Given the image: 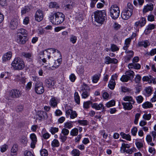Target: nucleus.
Here are the masks:
<instances>
[{"instance_id": "obj_14", "label": "nucleus", "mask_w": 156, "mask_h": 156, "mask_svg": "<svg viewBox=\"0 0 156 156\" xmlns=\"http://www.w3.org/2000/svg\"><path fill=\"white\" fill-rule=\"evenodd\" d=\"M105 62L107 64H109L111 63L116 64L118 62L117 59L115 58H111L109 56L105 57Z\"/></svg>"}, {"instance_id": "obj_55", "label": "nucleus", "mask_w": 156, "mask_h": 156, "mask_svg": "<svg viewBox=\"0 0 156 156\" xmlns=\"http://www.w3.org/2000/svg\"><path fill=\"white\" fill-rule=\"evenodd\" d=\"M125 52L127 54V55L129 56V57L132 58L134 55V52L133 51L130 50L127 51V50H126Z\"/></svg>"}, {"instance_id": "obj_53", "label": "nucleus", "mask_w": 156, "mask_h": 156, "mask_svg": "<svg viewBox=\"0 0 156 156\" xmlns=\"http://www.w3.org/2000/svg\"><path fill=\"white\" fill-rule=\"evenodd\" d=\"M58 128L55 127H51L50 130V131L52 134H54L55 133L58 132Z\"/></svg>"}, {"instance_id": "obj_24", "label": "nucleus", "mask_w": 156, "mask_h": 156, "mask_svg": "<svg viewBox=\"0 0 156 156\" xmlns=\"http://www.w3.org/2000/svg\"><path fill=\"white\" fill-rule=\"evenodd\" d=\"M45 82L46 87L48 88L53 86L56 83L55 80L51 79H46L45 80Z\"/></svg>"}, {"instance_id": "obj_59", "label": "nucleus", "mask_w": 156, "mask_h": 156, "mask_svg": "<svg viewBox=\"0 0 156 156\" xmlns=\"http://www.w3.org/2000/svg\"><path fill=\"white\" fill-rule=\"evenodd\" d=\"M30 138L32 141L37 142V136L34 133H32L30 134Z\"/></svg>"}, {"instance_id": "obj_49", "label": "nucleus", "mask_w": 156, "mask_h": 156, "mask_svg": "<svg viewBox=\"0 0 156 156\" xmlns=\"http://www.w3.org/2000/svg\"><path fill=\"white\" fill-rule=\"evenodd\" d=\"M40 153L41 156H48V151L45 149L41 150L40 151Z\"/></svg>"}, {"instance_id": "obj_44", "label": "nucleus", "mask_w": 156, "mask_h": 156, "mask_svg": "<svg viewBox=\"0 0 156 156\" xmlns=\"http://www.w3.org/2000/svg\"><path fill=\"white\" fill-rule=\"evenodd\" d=\"M92 104H93L92 102L90 101L84 102L83 105V107L85 108H88L90 107V105H92Z\"/></svg>"}, {"instance_id": "obj_45", "label": "nucleus", "mask_w": 156, "mask_h": 156, "mask_svg": "<svg viewBox=\"0 0 156 156\" xmlns=\"http://www.w3.org/2000/svg\"><path fill=\"white\" fill-rule=\"evenodd\" d=\"M115 105V101L114 100H112L108 102L106 104V106L107 108L114 106Z\"/></svg>"}, {"instance_id": "obj_27", "label": "nucleus", "mask_w": 156, "mask_h": 156, "mask_svg": "<svg viewBox=\"0 0 156 156\" xmlns=\"http://www.w3.org/2000/svg\"><path fill=\"white\" fill-rule=\"evenodd\" d=\"M38 117L40 118L39 120L47 117V113L43 111H38L37 113Z\"/></svg>"}, {"instance_id": "obj_40", "label": "nucleus", "mask_w": 156, "mask_h": 156, "mask_svg": "<svg viewBox=\"0 0 156 156\" xmlns=\"http://www.w3.org/2000/svg\"><path fill=\"white\" fill-rule=\"evenodd\" d=\"M30 9V8L29 6H25L22 9L21 12L22 14H25L27 12H29Z\"/></svg>"}, {"instance_id": "obj_21", "label": "nucleus", "mask_w": 156, "mask_h": 156, "mask_svg": "<svg viewBox=\"0 0 156 156\" xmlns=\"http://www.w3.org/2000/svg\"><path fill=\"white\" fill-rule=\"evenodd\" d=\"M153 9V5L152 4H149L144 6L143 12L144 13L152 10Z\"/></svg>"}, {"instance_id": "obj_26", "label": "nucleus", "mask_w": 156, "mask_h": 156, "mask_svg": "<svg viewBox=\"0 0 156 156\" xmlns=\"http://www.w3.org/2000/svg\"><path fill=\"white\" fill-rule=\"evenodd\" d=\"M17 151L18 145L16 144H14L11 150V155L16 156L17 154Z\"/></svg>"}, {"instance_id": "obj_48", "label": "nucleus", "mask_w": 156, "mask_h": 156, "mask_svg": "<svg viewBox=\"0 0 156 156\" xmlns=\"http://www.w3.org/2000/svg\"><path fill=\"white\" fill-rule=\"evenodd\" d=\"M151 77V76H144L142 78V80L144 81H147L149 84L151 83L150 80Z\"/></svg>"}, {"instance_id": "obj_36", "label": "nucleus", "mask_w": 156, "mask_h": 156, "mask_svg": "<svg viewBox=\"0 0 156 156\" xmlns=\"http://www.w3.org/2000/svg\"><path fill=\"white\" fill-rule=\"evenodd\" d=\"M72 123L73 122L72 121L67 122L64 123V127L66 129H70L73 126Z\"/></svg>"}, {"instance_id": "obj_10", "label": "nucleus", "mask_w": 156, "mask_h": 156, "mask_svg": "<svg viewBox=\"0 0 156 156\" xmlns=\"http://www.w3.org/2000/svg\"><path fill=\"white\" fill-rule=\"evenodd\" d=\"M133 12L127 9H124L121 13V17L122 19L126 20L129 19L132 16Z\"/></svg>"}, {"instance_id": "obj_15", "label": "nucleus", "mask_w": 156, "mask_h": 156, "mask_svg": "<svg viewBox=\"0 0 156 156\" xmlns=\"http://www.w3.org/2000/svg\"><path fill=\"white\" fill-rule=\"evenodd\" d=\"M58 102V100L57 98L52 97L50 100L49 104L51 106L55 108L57 107Z\"/></svg>"}, {"instance_id": "obj_5", "label": "nucleus", "mask_w": 156, "mask_h": 156, "mask_svg": "<svg viewBox=\"0 0 156 156\" xmlns=\"http://www.w3.org/2000/svg\"><path fill=\"white\" fill-rule=\"evenodd\" d=\"M130 146L127 144L122 143L120 151L121 153L126 152L127 154H131L133 152L135 151L136 149L135 147H133L130 149H126V148H129Z\"/></svg>"}, {"instance_id": "obj_23", "label": "nucleus", "mask_w": 156, "mask_h": 156, "mask_svg": "<svg viewBox=\"0 0 156 156\" xmlns=\"http://www.w3.org/2000/svg\"><path fill=\"white\" fill-rule=\"evenodd\" d=\"M155 27V26L153 24H150L147 26L144 30V33L146 35L148 34L151 31V30L154 29Z\"/></svg>"}, {"instance_id": "obj_57", "label": "nucleus", "mask_w": 156, "mask_h": 156, "mask_svg": "<svg viewBox=\"0 0 156 156\" xmlns=\"http://www.w3.org/2000/svg\"><path fill=\"white\" fill-rule=\"evenodd\" d=\"M9 74V73L8 72H3L1 73L0 77L2 78L5 77V79H7L8 78Z\"/></svg>"}, {"instance_id": "obj_11", "label": "nucleus", "mask_w": 156, "mask_h": 156, "mask_svg": "<svg viewBox=\"0 0 156 156\" xmlns=\"http://www.w3.org/2000/svg\"><path fill=\"white\" fill-rule=\"evenodd\" d=\"M44 14L43 11L40 9H38L36 11L35 15V20L38 22H40L43 19Z\"/></svg>"}, {"instance_id": "obj_1", "label": "nucleus", "mask_w": 156, "mask_h": 156, "mask_svg": "<svg viewBox=\"0 0 156 156\" xmlns=\"http://www.w3.org/2000/svg\"><path fill=\"white\" fill-rule=\"evenodd\" d=\"M49 17L50 21L53 24L55 25L61 24L64 21L65 19L64 15L59 12L51 13Z\"/></svg>"}, {"instance_id": "obj_56", "label": "nucleus", "mask_w": 156, "mask_h": 156, "mask_svg": "<svg viewBox=\"0 0 156 156\" xmlns=\"http://www.w3.org/2000/svg\"><path fill=\"white\" fill-rule=\"evenodd\" d=\"M59 139L60 140L61 142H64L67 139V137L66 136L61 134L60 135Z\"/></svg>"}, {"instance_id": "obj_8", "label": "nucleus", "mask_w": 156, "mask_h": 156, "mask_svg": "<svg viewBox=\"0 0 156 156\" xmlns=\"http://www.w3.org/2000/svg\"><path fill=\"white\" fill-rule=\"evenodd\" d=\"M81 90L82 91V96L83 98H86L88 97L90 94V89L87 84L83 83L82 86Z\"/></svg>"}, {"instance_id": "obj_33", "label": "nucleus", "mask_w": 156, "mask_h": 156, "mask_svg": "<svg viewBox=\"0 0 156 156\" xmlns=\"http://www.w3.org/2000/svg\"><path fill=\"white\" fill-rule=\"evenodd\" d=\"M142 106L143 108L147 109L152 108L153 106V105L151 102L149 101H146L142 104Z\"/></svg>"}, {"instance_id": "obj_37", "label": "nucleus", "mask_w": 156, "mask_h": 156, "mask_svg": "<svg viewBox=\"0 0 156 156\" xmlns=\"http://www.w3.org/2000/svg\"><path fill=\"white\" fill-rule=\"evenodd\" d=\"M120 135L123 138L127 140L130 141L131 140V136L129 134H126L123 132H121L120 133Z\"/></svg>"}, {"instance_id": "obj_62", "label": "nucleus", "mask_w": 156, "mask_h": 156, "mask_svg": "<svg viewBox=\"0 0 156 156\" xmlns=\"http://www.w3.org/2000/svg\"><path fill=\"white\" fill-rule=\"evenodd\" d=\"M141 77L139 75L136 76L134 78V81L136 83H139L141 81Z\"/></svg>"}, {"instance_id": "obj_17", "label": "nucleus", "mask_w": 156, "mask_h": 156, "mask_svg": "<svg viewBox=\"0 0 156 156\" xmlns=\"http://www.w3.org/2000/svg\"><path fill=\"white\" fill-rule=\"evenodd\" d=\"M153 88L148 87L145 88L143 91V94L146 97H149L152 94Z\"/></svg>"}, {"instance_id": "obj_4", "label": "nucleus", "mask_w": 156, "mask_h": 156, "mask_svg": "<svg viewBox=\"0 0 156 156\" xmlns=\"http://www.w3.org/2000/svg\"><path fill=\"white\" fill-rule=\"evenodd\" d=\"M110 15L114 20L117 19L120 14V10L118 7L116 5H112L110 10Z\"/></svg>"}, {"instance_id": "obj_31", "label": "nucleus", "mask_w": 156, "mask_h": 156, "mask_svg": "<svg viewBox=\"0 0 156 156\" xmlns=\"http://www.w3.org/2000/svg\"><path fill=\"white\" fill-rule=\"evenodd\" d=\"M125 74H126L130 80L131 79H133L134 76V73L133 71L131 70H129L126 71Z\"/></svg>"}, {"instance_id": "obj_30", "label": "nucleus", "mask_w": 156, "mask_h": 156, "mask_svg": "<svg viewBox=\"0 0 156 156\" xmlns=\"http://www.w3.org/2000/svg\"><path fill=\"white\" fill-rule=\"evenodd\" d=\"M76 5V4L73 2H70L69 3L67 4L66 6V9L67 10L71 9L74 7H75Z\"/></svg>"}, {"instance_id": "obj_7", "label": "nucleus", "mask_w": 156, "mask_h": 156, "mask_svg": "<svg viewBox=\"0 0 156 156\" xmlns=\"http://www.w3.org/2000/svg\"><path fill=\"white\" fill-rule=\"evenodd\" d=\"M7 94L9 98H18L20 97L21 94V91L16 89H12L10 90L7 93Z\"/></svg>"}, {"instance_id": "obj_6", "label": "nucleus", "mask_w": 156, "mask_h": 156, "mask_svg": "<svg viewBox=\"0 0 156 156\" xmlns=\"http://www.w3.org/2000/svg\"><path fill=\"white\" fill-rule=\"evenodd\" d=\"M146 20L145 18L142 17L139 20L136 22L134 24V27L137 31H139V29L144 26L146 24Z\"/></svg>"}, {"instance_id": "obj_34", "label": "nucleus", "mask_w": 156, "mask_h": 156, "mask_svg": "<svg viewBox=\"0 0 156 156\" xmlns=\"http://www.w3.org/2000/svg\"><path fill=\"white\" fill-rule=\"evenodd\" d=\"M115 83L114 80L111 79L109 81L108 86L109 88L111 89H113L115 87Z\"/></svg>"}, {"instance_id": "obj_12", "label": "nucleus", "mask_w": 156, "mask_h": 156, "mask_svg": "<svg viewBox=\"0 0 156 156\" xmlns=\"http://www.w3.org/2000/svg\"><path fill=\"white\" fill-rule=\"evenodd\" d=\"M91 107L97 110H102V112L105 111V108L104 105L101 103L99 104L97 103H93V104H92Z\"/></svg>"}, {"instance_id": "obj_2", "label": "nucleus", "mask_w": 156, "mask_h": 156, "mask_svg": "<svg viewBox=\"0 0 156 156\" xmlns=\"http://www.w3.org/2000/svg\"><path fill=\"white\" fill-rule=\"evenodd\" d=\"M95 21L98 23L103 24L107 20L106 12L105 10H97L94 12Z\"/></svg>"}, {"instance_id": "obj_25", "label": "nucleus", "mask_w": 156, "mask_h": 156, "mask_svg": "<svg viewBox=\"0 0 156 156\" xmlns=\"http://www.w3.org/2000/svg\"><path fill=\"white\" fill-rule=\"evenodd\" d=\"M138 44L139 46L144 47L146 48L150 45V43L148 41L145 40L139 41Z\"/></svg>"}, {"instance_id": "obj_64", "label": "nucleus", "mask_w": 156, "mask_h": 156, "mask_svg": "<svg viewBox=\"0 0 156 156\" xmlns=\"http://www.w3.org/2000/svg\"><path fill=\"white\" fill-rule=\"evenodd\" d=\"M8 148V146L6 144H5L2 146L1 148V151L2 152H4Z\"/></svg>"}, {"instance_id": "obj_60", "label": "nucleus", "mask_w": 156, "mask_h": 156, "mask_svg": "<svg viewBox=\"0 0 156 156\" xmlns=\"http://www.w3.org/2000/svg\"><path fill=\"white\" fill-rule=\"evenodd\" d=\"M133 6L132 4L130 3H129L127 4V8L125 9L128 10L129 11H131V12H133Z\"/></svg>"}, {"instance_id": "obj_19", "label": "nucleus", "mask_w": 156, "mask_h": 156, "mask_svg": "<svg viewBox=\"0 0 156 156\" xmlns=\"http://www.w3.org/2000/svg\"><path fill=\"white\" fill-rule=\"evenodd\" d=\"M21 56L27 59H32L33 58V55L31 52H22L21 53Z\"/></svg>"}, {"instance_id": "obj_52", "label": "nucleus", "mask_w": 156, "mask_h": 156, "mask_svg": "<svg viewBox=\"0 0 156 156\" xmlns=\"http://www.w3.org/2000/svg\"><path fill=\"white\" fill-rule=\"evenodd\" d=\"M20 142L24 144H27V137L25 136H22L20 139Z\"/></svg>"}, {"instance_id": "obj_61", "label": "nucleus", "mask_w": 156, "mask_h": 156, "mask_svg": "<svg viewBox=\"0 0 156 156\" xmlns=\"http://www.w3.org/2000/svg\"><path fill=\"white\" fill-rule=\"evenodd\" d=\"M147 55L152 56L156 54V48L152 49L150 52L146 53Z\"/></svg>"}, {"instance_id": "obj_13", "label": "nucleus", "mask_w": 156, "mask_h": 156, "mask_svg": "<svg viewBox=\"0 0 156 156\" xmlns=\"http://www.w3.org/2000/svg\"><path fill=\"white\" fill-rule=\"evenodd\" d=\"M27 36H17V42L20 44H24L27 41Z\"/></svg>"}, {"instance_id": "obj_41", "label": "nucleus", "mask_w": 156, "mask_h": 156, "mask_svg": "<svg viewBox=\"0 0 156 156\" xmlns=\"http://www.w3.org/2000/svg\"><path fill=\"white\" fill-rule=\"evenodd\" d=\"M74 99L76 102L78 104L80 103V97L78 93L77 92H75L74 95Z\"/></svg>"}, {"instance_id": "obj_38", "label": "nucleus", "mask_w": 156, "mask_h": 156, "mask_svg": "<svg viewBox=\"0 0 156 156\" xmlns=\"http://www.w3.org/2000/svg\"><path fill=\"white\" fill-rule=\"evenodd\" d=\"M78 133V129L76 128L72 129L70 132V134L73 136H76Z\"/></svg>"}, {"instance_id": "obj_47", "label": "nucleus", "mask_w": 156, "mask_h": 156, "mask_svg": "<svg viewBox=\"0 0 156 156\" xmlns=\"http://www.w3.org/2000/svg\"><path fill=\"white\" fill-rule=\"evenodd\" d=\"M110 49L112 52H115L119 50V48L114 44H111Z\"/></svg>"}, {"instance_id": "obj_51", "label": "nucleus", "mask_w": 156, "mask_h": 156, "mask_svg": "<svg viewBox=\"0 0 156 156\" xmlns=\"http://www.w3.org/2000/svg\"><path fill=\"white\" fill-rule=\"evenodd\" d=\"M140 116V113H136L135 115V119L134 120V123L136 125L138 124L139 119Z\"/></svg>"}, {"instance_id": "obj_54", "label": "nucleus", "mask_w": 156, "mask_h": 156, "mask_svg": "<svg viewBox=\"0 0 156 156\" xmlns=\"http://www.w3.org/2000/svg\"><path fill=\"white\" fill-rule=\"evenodd\" d=\"M136 99L137 103L138 104L141 103L143 102L144 99L143 97L141 95L136 97Z\"/></svg>"}, {"instance_id": "obj_9", "label": "nucleus", "mask_w": 156, "mask_h": 156, "mask_svg": "<svg viewBox=\"0 0 156 156\" xmlns=\"http://www.w3.org/2000/svg\"><path fill=\"white\" fill-rule=\"evenodd\" d=\"M34 90L37 94H43L44 91L43 83L40 82H37L35 86Z\"/></svg>"}, {"instance_id": "obj_29", "label": "nucleus", "mask_w": 156, "mask_h": 156, "mask_svg": "<svg viewBox=\"0 0 156 156\" xmlns=\"http://www.w3.org/2000/svg\"><path fill=\"white\" fill-rule=\"evenodd\" d=\"M132 38H131L129 37L125 40L124 45L123 47V48L124 50H127V49L130 44Z\"/></svg>"}, {"instance_id": "obj_18", "label": "nucleus", "mask_w": 156, "mask_h": 156, "mask_svg": "<svg viewBox=\"0 0 156 156\" xmlns=\"http://www.w3.org/2000/svg\"><path fill=\"white\" fill-rule=\"evenodd\" d=\"M12 56V53L11 51H8L5 53L2 56V61L3 62H5L9 60Z\"/></svg>"}, {"instance_id": "obj_22", "label": "nucleus", "mask_w": 156, "mask_h": 156, "mask_svg": "<svg viewBox=\"0 0 156 156\" xmlns=\"http://www.w3.org/2000/svg\"><path fill=\"white\" fill-rule=\"evenodd\" d=\"M122 105L123 106V108L125 110H130L133 108V105L134 104H132L131 102H122Z\"/></svg>"}, {"instance_id": "obj_58", "label": "nucleus", "mask_w": 156, "mask_h": 156, "mask_svg": "<svg viewBox=\"0 0 156 156\" xmlns=\"http://www.w3.org/2000/svg\"><path fill=\"white\" fill-rule=\"evenodd\" d=\"M61 133L65 136H67L69 133V131L66 128H64L62 130Z\"/></svg>"}, {"instance_id": "obj_32", "label": "nucleus", "mask_w": 156, "mask_h": 156, "mask_svg": "<svg viewBox=\"0 0 156 156\" xmlns=\"http://www.w3.org/2000/svg\"><path fill=\"white\" fill-rule=\"evenodd\" d=\"M123 100L125 101H128V102H131L132 104H134L135 103V101L131 96H126L123 98Z\"/></svg>"}, {"instance_id": "obj_3", "label": "nucleus", "mask_w": 156, "mask_h": 156, "mask_svg": "<svg viewBox=\"0 0 156 156\" xmlns=\"http://www.w3.org/2000/svg\"><path fill=\"white\" fill-rule=\"evenodd\" d=\"M11 65L13 69L15 70H21L24 67L23 60L20 58H16L12 62Z\"/></svg>"}, {"instance_id": "obj_43", "label": "nucleus", "mask_w": 156, "mask_h": 156, "mask_svg": "<svg viewBox=\"0 0 156 156\" xmlns=\"http://www.w3.org/2000/svg\"><path fill=\"white\" fill-rule=\"evenodd\" d=\"M49 7L50 8H58L59 7L58 5L55 2H51L49 4Z\"/></svg>"}, {"instance_id": "obj_46", "label": "nucleus", "mask_w": 156, "mask_h": 156, "mask_svg": "<svg viewBox=\"0 0 156 156\" xmlns=\"http://www.w3.org/2000/svg\"><path fill=\"white\" fill-rule=\"evenodd\" d=\"M120 80L122 82H127L129 80H130L126 74L123 75L120 78Z\"/></svg>"}, {"instance_id": "obj_50", "label": "nucleus", "mask_w": 156, "mask_h": 156, "mask_svg": "<svg viewBox=\"0 0 156 156\" xmlns=\"http://www.w3.org/2000/svg\"><path fill=\"white\" fill-rule=\"evenodd\" d=\"M77 37L74 35H71L70 38V41L73 44H75L77 41Z\"/></svg>"}, {"instance_id": "obj_16", "label": "nucleus", "mask_w": 156, "mask_h": 156, "mask_svg": "<svg viewBox=\"0 0 156 156\" xmlns=\"http://www.w3.org/2000/svg\"><path fill=\"white\" fill-rule=\"evenodd\" d=\"M19 23L18 20L14 18L11 20L9 25V27L12 30H14L16 28Z\"/></svg>"}, {"instance_id": "obj_63", "label": "nucleus", "mask_w": 156, "mask_h": 156, "mask_svg": "<svg viewBox=\"0 0 156 156\" xmlns=\"http://www.w3.org/2000/svg\"><path fill=\"white\" fill-rule=\"evenodd\" d=\"M99 77L97 75H94L92 77V81L94 83H96L98 81Z\"/></svg>"}, {"instance_id": "obj_28", "label": "nucleus", "mask_w": 156, "mask_h": 156, "mask_svg": "<svg viewBox=\"0 0 156 156\" xmlns=\"http://www.w3.org/2000/svg\"><path fill=\"white\" fill-rule=\"evenodd\" d=\"M128 67L129 69L133 68L139 69L140 68V64L134 62L129 63L128 65Z\"/></svg>"}, {"instance_id": "obj_20", "label": "nucleus", "mask_w": 156, "mask_h": 156, "mask_svg": "<svg viewBox=\"0 0 156 156\" xmlns=\"http://www.w3.org/2000/svg\"><path fill=\"white\" fill-rule=\"evenodd\" d=\"M17 36H27L28 32L25 29L23 28H20L17 30Z\"/></svg>"}, {"instance_id": "obj_35", "label": "nucleus", "mask_w": 156, "mask_h": 156, "mask_svg": "<svg viewBox=\"0 0 156 156\" xmlns=\"http://www.w3.org/2000/svg\"><path fill=\"white\" fill-rule=\"evenodd\" d=\"M84 16L83 13H78L77 14L76 17V20L79 22L82 21L84 19Z\"/></svg>"}, {"instance_id": "obj_39", "label": "nucleus", "mask_w": 156, "mask_h": 156, "mask_svg": "<svg viewBox=\"0 0 156 156\" xmlns=\"http://www.w3.org/2000/svg\"><path fill=\"white\" fill-rule=\"evenodd\" d=\"M51 145L53 147H57L59 146L60 144L58 140L55 139L52 141Z\"/></svg>"}, {"instance_id": "obj_42", "label": "nucleus", "mask_w": 156, "mask_h": 156, "mask_svg": "<svg viewBox=\"0 0 156 156\" xmlns=\"http://www.w3.org/2000/svg\"><path fill=\"white\" fill-rule=\"evenodd\" d=\"M71 154L73 156H79L80 152L78 149H74L71 151Z\"/></svg>"}]
</instances>
